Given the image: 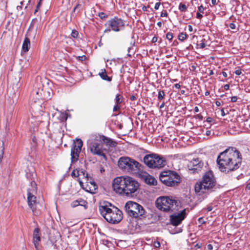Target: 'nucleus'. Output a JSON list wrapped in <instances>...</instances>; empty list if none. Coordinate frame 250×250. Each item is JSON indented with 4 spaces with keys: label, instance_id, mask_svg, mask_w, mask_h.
<instances>
[{
    "label": "nucleus",
    "instance_id": "nucleus-14",
    "mask_svg": "<svg viewBox=\"0 0 250 250\" xmlns=\"http://www.w3.org/2000/svg\"><path fill=\"white\" fill-rule=\"evenodd\" d=\"M186 216V209H184L179 212L174 213L170 216L171 224L177 226L181 223Z\"/></svg>",
    "mask_w": 250,
    "mask_h": 250
},
{
    "label": "nucleus",
    "instance_id": "nucleus-49",
    "mask_svg": "<svg viewBox=\"0 0 250 250\" xmlns=\"http://www.w3.org/2000/svg\"><path fill=\"white\" fill-rule=\"evenodd\" d=\"M79 60L81 61L84 60L86 58V57L85 56H79Z\"/></svg>",
    "mask_w": 250,
    "mask_h": 250
},
{
    "label": "nucleus",
    "instance_id": "nucleus-58",
    "mask_svg": "<svg viewBox=\"0 0 250 250\" xmlns=\"http://www.w3.org/2000/svg\"><path fill=\"white\" fill-rule=\"evenodd\" d=\"M211 3L214 5H216L217 4L216 0H211Z\"/></svg>",
    "mask_w": 250,
    "mask_h": 250
},
{
    "label": "nucleus",
    "instance_id": "nucleus-42",
    "mask_svg": "<svg viewBox=\"0 0 250 250\" xmlns=\"http://www.w3.org/2000/svg\"><path fill=\"white\" fill-rule=\"evenodd\" d=\"M235 73L237 75H240L242 73L241 69H237L235 71Z\"/></svg>",
    "mask_w": 250,
    "mask_h": 250
},
{
    "label": "nucleus",
    "instance_id": "nucleus-21",
    "mask_svg": "<svg viewBox=\"0 0 250 250\" xmlns=\"http://www.w3.org/2000/svg\"><path fill=\"white\" fill-rule=\"evenodd\" d=\"M30 47V41L27 38L25 37L22 45V51L27 52Z\"/></svg>",
    "mask_w": 250,
    "mask_h": 250
},
{
    "label": "nucleus",
    "instance_id": "nucleus-63",
    "mask_svg": "<svg viewBox=\"0 0 250 250\" xmlns=\"http://www.w3.org/2000/svg\"><path fill=\"white\" fill-rule=\"evenodd\" d=\"M157 25L161 27L162 26V22L161 21L158 22L157 23Z\"/></svg>",
    "mask_w": 250,
    "mask_h": 250
},
{
    "label": "nucleus",
    "instance_id": "nucleus-54",
    "mask_svg": "<svg viewBox=\"0 0 250 250\" xmlns=\"http://www.w3.org/2000/svg\"><path fill=\"white\" fill-rule=\"evenodd\" d=\"M188 30L189 32H192V30H193V28H192V26L190 25H189L188 26Z\"/></svg>",
    "mask_w": 250,
    "mask_h": 250
},
{
    "label": "nucleus",
    "instance_id": "nucleus-61",
    "mask_svg": "<svg viewBox=\"0 0 250 250\" xmlns=\"http://www.w3.org/2000/svg\"><path fill=\"white\" fill-rule=\"evenodd\" d=\"M215 104H216V105L217 106H220V105H221V103H220V102H219V101H216V102H215Z\"/></svg>",
    "mask_w": 250,
    "mask_h": 250
},
{
    "label": "nucleus",
    "instance_id": "nucleus-62",
    "mask_svg": "<svg viewBox=\"0 0 250 250\" xmlns=\"http://www.w3.org/2000/svg\"><path fill=\"white\" fill-rule=\"evenodd\" d=\"M142 10L143 11H147V8L146 6H144L142 7Z\"/></svg>",
    "mask_w": 250,
    "mask_h": 250
},
{
    "label": "nucleus",
    "instance_id": "nucleus-35",
    "mask_svg": "<svg viewBox=\"0 0 250 250\" xmlns=\"http://www.w3.org/2000/svg\"><path fill=\"white\" fill-rule=\"evenodd\" d=\"M168 15L167 13V11H163L161 13V17H166Z\"/></svg>",
    "mask_w": 250,
    "mask_h": 250
},
{
    "label": "nucleus",
    "instance_id": "nucleus-17",
    "mask_svg": "<svg viewBox=\"0 0 250 250\" xmlns=\"http://www.w3.org/2000/svg\"><path fill=\"white\" fill-rule=\"evenodd\" d=\"M98 136H96L97 140H99V141L103 142L106 146L111 147H115L117 143L115 141L112 140L110 138L106 137L103 135H100L97 134Z\"/></svg>",
    "mask_w": 250,
    "mask_h": 250
},
{
    "label": "nucleus",
    "instance_id": "nucleus-26",
    "mask_svg": "<svg viewBox=\"0 0 250 250\" xmlns=\"http://www.w3.org/2000/svg\"><path fill=\"white\" fill-rule=\"evenodd\" d=\"M178 8L181 12H185L187 10V6L185 4L180 3Z\"/></svg>",
    "mask_w": 250,
    "mask_h": 250
},
{
    "label": "nucleus",
    "instance_id": "nucleus-28",
    "mask_svg": "<svg viewBox=\"0 0 250 250\" xmlns=\"http://www.w3.org/2000/svg\"><path fill=\"white\" fill-rule=\"evenodd\" d=\"M71 175L72 176H74L75 177H77L79 176H81L82 175V173H81V171H78V170H74L72 173H71Z\"/></svg>",
    "mask_w": 250,
    "mask_h": 250
},
{
    "label": "nucleus",
    "instance_id": "nucleus-13",
    "mask_svg": "<svg viewBox=\"0 0 250 250\" xmlns=\"http://www.w3.org/2000/svg\"><path fill=\"white\" fill-rule=\"evenodd\" d=\"M83 145V141L80 139H76L74 142L71 150V161L72 162H75L78 160Z\"/></svg>",
    "mask_w": 250,
    "mask_h": 250
},
{
    "label": "nucleus",
    "instance_id": "nucleus-46",
    "mask_svg": "<svg viewBox=\"0 0 250 250\" xmlns=\"http://www.w3.org/2000/svg\"><path fill=\"white\" fill-rule=\"evenodd\" d=\"M207 211H210L212 210L213 208L211 206H208L207 208H205Z\"/></svg>",
    "mask_w": 250,
    "mask_h": 250
},
{
    "label": "nucleus",
    "instance_id": "nucleus-59",
    "mask_svg": "<svg viewBox=\"0 0 250 250\" xmlns=\"http://www.w3.org/2000/svg\"><path fill=\"white\" fill-rule=\"evenodd\" d=\"M222 75L224 77H227L228 76V74L226 72L223 71Z\"/></svg>",
    "mask_w": 250,
    "mask_h": 250
},
{
    "label": "nucleus",
    "instance_id": "nucleus-31",
    "mask_svg": "<svg viewBox=\"0 0 250 250\" xmlns=\"http://www.w3.org/2000/svg\"><path fill=\"white\" fill-rule=\"evenodd\" d=\"M173 37V34L171 32H168L166 35V38L169 41L172 40Z\"/></svg>",
    "mask_w": 250,
    "mask_h": 250
},
{
    "label": "nucleus",
    "instance_id": "nucleus-34",
    "mask_svg": "<svg viewBox=\"0 0 250 250\" xmlns=\"http://www.w3.org/2000/svg\"><path fill=\"white\" fill-rule=\"evenodd\" d=\"M154 247L156 248H158L161 246L160 243L158 241H155L153 244Z\"/></svg>",
    "mask_w": 250,
    "mask_h": 250
},
{
    "label": "nucleus",
    "instance_id": "nucleus-12",
    "mask_svg": "<svg viewBox=\"0 0 250 250\" xmlns=\"http://www.w3.org/2000/svg\"><path fill=\"white\" fill-rule=\"evenodd\" d=\"M34 192H31L30 189L27 190V201L29 207L32 209L33 214L35 215H38L40 214L38 209L40 204L37 201L36 197L33 194Z\"/></svg>",
    "mask_w": 250,
    "mask_h": 250
},
{
    "label": "nucleus",
    "instance_id": "nucleus-32",
    "mask_svg": "<svg viewBox=\"0 0 250 250\" xmlns=\"http://www.w3.org/2000/svg\"><path fill=\"white\" fill-rule=\"evenodd\" d=\"M4 147H3V144H2V146L0 147V160L2 158L3 155L4 153Z\"/></svg>",
    "mask_w": 250,
    "mask_h": 250
},
{
    "label": "nucleus",
    "instance_id": "nucleus-50",
    "mask_svg": "<svg viewBox=\"0 0 250 250\" xmlns=\"http://www.w3.org/2000/svg\"><path fill=\"white\" fill-rule=\"evenodd\" d=\"M157 41V38L156 37H154L152 39V42L154 43Z\"/></svg>",
    "mask_w": 250,
    "mask_h": 250
},
{
    "label": "nucleus",
    "instance_id": "nucleus-1",
    "mask_svg": "<svg viewBox=\"0 0 250 250\" xmlns=\"http://www.w3.org/2000/svg\"><path fill=\"white\" fill-rule=\"evenodd\" d=\"M217 163L221 172L229 174L241 166V154L236 148L229 147L220 153Z\"/></svg>",
    "mask_w": 250,
    "mask_h": 250
},
{
    "label": "nucleus",
    "instance_id": "nucleus-64",
    "mask_svg": "<svg viewBox=\"0 0 250 250\" xmlns=\"http://www.w3.org/2000/svg\"><path fill=\"white\" fill-rule=\"evenodd\" d=\"M246 188H247L250 189V183L247 185Z\"/></svg>",
    "mask_w": 250,
    "mask_h": 250
},
{
    "label": "nucleus",
    "instance_id": "nucleus-11",
    "mask_svg": "<svg viewBox=\"0 0 250 250\" xmlns=\"http://www.w3.org/2000/svg\"><path fill=\"white\" fill-rule=\"evenodd\" d=\"M105 26L108 28L105 29L104 33L109 32L111 30L119 32L124 28L125 22L121 19L115 17L108 21L105 24Z\"/></svg>",
    "mask_w": 250,
    "mask_h": 250
},
{
    "label": "nucleus",
    "instance_id": "nucleus-24",
    "mask_svg": "<svg viewBox=\"0 0 250 250\" xmlns=\"http://www.w3.org/2000/svg\"><path fill=\"white\" fill-rule=\"evenodd\" d=\"M123 97L119 94L116 95L115 101L117 104H121L123 102Z\"/></svg>",
    "mask_w": 250,
    "mask_h": 250
},
{
    "label": "nucleus",
    "instance_id": "nucleus-9",
    "mask_svg": "<svg viewBox=\"0 0 250 250\" xmlns=\"http://www.w3.org/2000/svg\"><path fill=\"white\" fill-rule=\"evenodd\" d=\"M127 214L133 218H140L144 217L145 210L143 207L139 204L132 202H127L125 206Z\"/></svg>",
    "mask_w": 250,
    "mask_h": 250
},
{
    "label": "nucleus",
    "instance_id": "nucleus-41",
    "mask_svg": "<svg viewBox=\"0 0 250 250\" xmlns=\"http://www.w3.org/2000/svg\"><path fill=\"white\" fill-rule=\"evenodd\" d=\"M204 8L202 5H201L198 7V11L200 12L203 13L204 12Z\"/></svg>",
    "mask_w": 250,
    "mask_h": 250
},
{
    "label": "nucleus",
    "instance_id": "nucleus-55",
    "mask_svg": "<svg viewBox=\"0 0 250 250\" xmlns=\"http://www.w3.org/2000/svg\"><path fill=\"white\" fill-rule=\"evenodd\" d=\"M221 115H222V116H223V117L225 116L226 114L225 113L224 109H222L221 110Z\"/></svg>",
    "mask_w": 250,
    "mask_h": 250
},
{
    "label": "nucleus",
    "instance_id": "nucleus-37",
    "mask_svg": "<svg viewBox=\"0 0 250 250\" xmlns=\"http://www.w3.org/2000/svg\"><path fill=\"white\" fill-rule=\"evenodd\" d=\"M229 27L232 29H235L236 28V25L234 23H229Z\"/></svg>",
    "mask_w": 250,
    "mask_h": 250
},
{
    "label": "nucleus",
    "instance_id": "nucleus-15",
    "mask_svg": "<svg viewBox=\"0 0 250 250\" xmlns=\"http://www.w3.org/2000/svg\"><path fill=\"white\" fill-rule=\"evenodd\" d=\"M204 163L198 158H194L191 161L188 165L189 170H193L194 172H198L203 167Z\"/></svg>",
    "mask_w": 250,
    "mask_h": 250
},
{
    "label": "nucleus",
    "instance_id": "nucleus-27",
    "mask_svg": "<svg viewBox=\"0 0 250 250\" xmlns=\"http://www.w3.org/2000/svg\"><path fill=\"white\" fill-rule=\"evenodd\" d=\"M187 37V35L186 33H181L178 36V39L180 41H184Z\"/></svg>",
    "mask_w": 250,
    "mask_h": 250
},
{
    "label": "nucleus",
    "instance_id": "nucleus-57",
    "mask_svg": "<svg viewBox=\"0 0 250 250\" xmlns=\"http://www.w3.org/2000/svg\"><path fill=\"white\" fill-rule=\"evenodd\" d=\"M180 85L179 84V83H176L174 85V87L176 88H177V89H179L180 88Z\"/></svg>",
    "mask_w": 250,
    "mask_h": 250
},
{
    "label": "nucleus",
    "instance_id": "nucleus-4",
    "mask_svg": "<svg viewBox=\"0 0 250 250\" xmlns=\"http://www.w3.org/2000/svg\"><path fill=\"white\" fill-rule=\"evenodd\" d=\"M216 182L211 171L205 173L201 181L197 182L195 185V191L196 193H205L207 191H211L215 187Z\"/></svg>",
    "mask_w": 250,
    "mask_h": 250
},
{
    "label": "nucleus",
    "instance_id": "nucleus-20",
    "mask_svg": "<svg viewBox=\"0 0 250 250\" xmlns=\"http://www.w3.org/2000/svg\"><path fill=\"white\" fill-rule=\"evenodd\" d=\"M71 206L72 208H75L78 206H83L84 208L86 209L87 208V203L82 199H79L72 202Z\"/></svg>",
    "mask_w": 250,
    "mask_h": 250
},
{
    "label": "nucleus",
    "instance_id": "nucleus-36",
    "mask_svg": "<svg viewBox=\"0 0 250 250\" xmlns=\"http://www.w3.org/2000/svg\"><path fill=\"white\" fill-rule=\"evenodd\" d=\"M119 104H116L115 105H114L113 110L114 112L117 111V110H119L120 108V107L118 105Z\"/></svg>",
    "mask_w": 250,
    "mask_h": 250
},
{
    "label": "nucleus",
    "instance_id": "nucleus-52",
    "mask_svg": "<svg viewBox=\"0 0 250 250\" xmlns=\"http://www.w3.org/2000/svg\"><path fill=\"white\" fill-rule=\"evenodd\" d=\"M212 121V119L211 117H208L207 118L206 121L208 123H211Z\"/></svg>",
    "mask_w": 250,
    "mask_h": 250
},
{
    "label": "nucleus",
    "instance_id": "nucleus-7",
    "mask_svg": "<svg viewBox=\"0 0 250 250\" xmlns=\"http://www.w3.org/2000/svg\"><path fill=\"white\" fill-rule=\"evenodd\" d=\"M143 161L150 168L160 169L164 167L166 165V159L155 153L145 155L143 158Z\"/></svg>",
    "mask_w": 250,
    "mask_h": 250
},
{
    "label": "nucleus",
    "instance_id": "nucleus-43",
    "mask_svg": "<svg viewBox=\"0 0 250 250\" xmlns=\"http://www.w3.org/2000/svg\"><path fill=\"white\" fill-rule=\"evenodd\" d=\"M237 97L236 96H232L231 98V101L233 103L237 101Z\"/></svg>",
    "mask_w": 250,
    "mask_h": 250
},
{
    "label": "nucleus",
    "instance_id": "nucleus-2",
    "mask_svg": "<svg viewBox=\"0 0 250 250\" xmlns=\"http://www.w3.org/2000/svg\"><path fill=\"white\" fill-rule=\"evenodd\" d=\"M139 186L135 179L129 176L117 177L112 183L113 188L116 192L129 197L136 195Z\"/></svg>",
    "mask_w": 250,
    "mask_h": 250
},
{
    "label": "nucleus",
    "instance_id": "nucleus-16",
    "mask_svg": "<svg viewBox=\"0 0 250 250\" xmlns=\"http://www.w3.org/2000/svg\"><path fill=\"white\" fill-rule=\"evenodd\" d=\"M81 173H82V176L83 177V179L85 180L86 183L88 184H89L91 186L89 188L90 192H93L94 190H96L98 188V186L93 178L87 172L83 170H81Z\"/></svg>",
    "mask_w": 250,
    "mask_h": 250
},
{
    "label": "nucleus",
    "instance_id": "nucleus-56",
    "mask_svg": "<svg viewBox=\"0 0 250 250\" xmlns=\"http://www.w3.org/2000/svg\"><path fill=\"white\" fill-rule=\"evenodd\" d=\"M211 134V131L210 130H207L206 131V134L207 135V136H209Z\"/></svg>",
    "mask_w": 250,
    "mask_h": 250
},
{
    "label": "nucleus",
    "instance_id": "nucleus-25",
    "mask_svg": "<svg viewBox=\"0 0 250 250\" xmlns=\"http://www.w3.org/2000/svg\"><path fill=\"white\" fill-rule=\"evenodd\" d=\"M31 188H29L31 192H35L36 191V184L34 180H32L30 182Z\"/></svg>",
    "mask_w": 250,
    "mask_h": 250
},
{
    "label": "nucleus",
    "instance_id": "nucleus-53",
    "mask_svg": "<svg viewBox=\"0 0 250 250\" xmlns=\"http://www.w3.org/2000/svg\"><path fill=\"white\" fill-rule=\"evenodd\" d=\"M229 88V85L228 84H226L224 85V89L225 90H228Z\"/></svg>",
    "mask_w": 250,
    "mask_h": 250
},
{
    "label": "nucleus",
    "instance_id": "nucleus-45",
    "mask_svg": "<svg viewBox=\"0 0 250 250\" xmlns=\"http://www.w3.org/2000/svg\"><path fill=\"white\" fill-rule=\"evenodd\" d=\"M203 17V16L202 14H201L200 13L197 12L196 14V18L197 19H201Z\"/></svg>",
    "mask_w": 250,
    "mask_h": 250
},
{
    "label": "nucleus",
    "instance_id": "nucleus-44",
    "mask_svg": "<svg viewBox=\"0 0 250 250\" xmlns=\"http://www.w3.org/2000/svg\"><path fill=\"white\" fill-rule=\"evenodd\" d=\"M81 7V5L80 4H78L74 8L73 12H75L76 10L79 9Z\"/></svg>",
    "mask_w": 250,
    "mask_h": 250
},
{
    "label": "nucleus",
    "instance_id": "nucleus-18",
    "mask_svg": "<svg viewBox=\"0 0 250 250\" xmlns=\"http://www.w3.org/2000/svg\"><path fill=\"white\" fill-rule=\"evenodd\" d=\"M41 233L40 232V230L39 228H36L34 229L33 232V240L32 242L34 244V245L36 249V250H38V247L39 244L41 241Z\"/></svg>",
    "mask_w": 250,
    "mask_h": 250
},
{
    "label": "nucleus",
    "instance_id": "nucleus-48",
    "mask_svg": "<svg viewBox=\"0 0 250 250\" xmlns=\"http://www.w3.org/2000/svg\"><path fill=\"white\" fill-rule=\"evenodd\" d=\"M23 2H24V1H23H23H21V5H18V6H17V10H19V9H21V5L23 4Z\"/></svg>",
    "mask_w": 250,
    "mask_h": 250
},
{
    "label": "nucleus",
    "instance_id": "nucleus-23",
    "mask_svg": "<svg viewBox=\"0 0 250 250\" xmlns=\"http://www.w3.org/2000/svg\"><path fill=\"white\" fill-rule=\"evenodd\" d=\"M146 181L147 183L152 185H155L157 183L155 179L150 175L146 178Z\"/></svg>",
    "mask_w": 250,
    "mask_h": 250
},
{
    "label": "nucleus",
    "instance_id": "nucleus-10",
    "mask_svg": "<svg viewBox=\"0 0 250 250\" xmlns=\"http://www.w3.org/2000/svg\"><path fill=\"white\" fill-rule=\"evenodd\" d=\"M96 136H98L97 134L92 135L87 141L88 148L92 154L102 156L106 160V157L103 152V146L98 142L100 141L97 140Z\"/></svg>",
    "mask_w": 250,
    "mask_h": 250
},
{
    "label": "nucleus",
    "instance_id": "nucleus-22",
    "mask_svg": "<svg viewBox=\"0 0 250 250\" xmlns=\"http://www.w3.org/2000/svg\"><path fill=\"white\" fill-rule=\"evenodd\" d=\"M101 71V72L99 73V75L100 76L101 78L104 80H105L108 82L111 81V78L108 77L107 75L105 70L102 69Z\"/></svg>",
    "mask_w": 250,
    "mask_h": 250
},
{
    "label": "nucleus",
    "instance_id": "nucleus-8",
    "mask_svg": "<svg viewBox=\"0 0 250 250\" xmlns=\"http://www.w3.org/2000/svg\"><path fill=\"white\" fill-rule=\"evenodd\" d=\"M159 178L163 184L169 187L177 186L181 182L180 176L174 171H163Z\"/></svg>",
    "mask_w": 250,
    "mask_h": 250
},
{
    "label": "nucleus",
    "instance_id": "nucleus-5",
    "mask_svg": "<svg viewBox=\"0 0 250 250\" xmlns=\"http://www.w3.org/2000/svg\"><path fill=\"white\" fill-rule=\"evenodd\" d=\"M119 167L123 171L137 173L143 170V166L138 162L128 157H122L118 162Z\"/></svg>",
    "mask_w": 250,
    "mask_h": 250
},
{
    "label": "nucleus",
    "instance_id": "nucleus-47",
    "mask_svg": "<svg viewBox=\"0 0 250 250\" xmlns=\"http://www.w3.org/2000/svg\"><path fill=\"white\" fill-rule=\"evenodd\" d=\"M207 248L208 250H212L213 249V246L211 244H208L207 245Z\"/></svg>",
    "mask_w": 250,
    "mask_h": 250
},
{
    "label": "nucleus",
    "instance_id": "nucleus-33",
    "mask_svg": "<svg viewBox=\"0 0 250 250\" xmlns=\"http://www.w3.org/2000/svg\"><path fill=\"white\" fill-rule=\"evenodd\" d=\"M98 15H99V17L102 20L107 18V16L105 14H104V12L99 13Z\"/></svg>",
    "mask_w": 250,
    "mask_h": 250
},
{
    "label": "nucleus",
    "instance_id": "nucleus-29",
    "mask_svg": "<svg viewBox=\"0 0 250 250\" xmlns=\"http://www.w3.org/2000/svg\"><path fill=\"white\" fill-rule=\"evenodd\" d=\"M165 92L163 90H159L158 92V99L159 100H162L165 96Z\"/></svg>",
    "mask_w": 250,
    "mask_h": 250
},
{
    "label": "nucleus",
    "instance_id": "nucleus-40",
    "mask_svg": "<svg viewBox=\"0 0 250 250\" xmlns=\"http://www.w3.org/2000/svg\"><path fill=\"white\" fill-rule=\"evenodd\" d=\"M42 0H40L39 2H38L37 5V8L35 10V13H36L37 11H38V8L40 7V6H41V2H42Z\"/></svg>",
    "mask_w": 250,
    "mask_h": 250
},
{
    "label": "nucleus",
    "instance_id": "nucleus-38",
    "mask_svg": "<svg viewBox=\"0 0 250 250\" xmlns=\"http://www.w3.org/2000/svg\"><path fill=\"white\" fill-rule=\"evenodd\" d=\"M161 5V2H157L155 3V6H154V8L155 10H158L160 7V6Z\"/></svg>",
    "mask_w": 250,
    "mask_h": 250
},
{
    "label": "nucleus",
    "instance_id": "nucleus-39",
    "mask_svg": "<svg viewBox=\"0 0 250 250\" xmlns=\"http://www.w3.org/2000/svg\"><path fill=\"white\" fill-rule=\"evenodd\" d=\"M198 45L200 46V47L201 48H202V49H203V48H204L206 47V44H205V42H201V43H199V44H198Z\"/></svg>",
    "mask_w": 250,
    "mask_h": 250
},
{
    "label": "nucleus",
    "instance_id": "nucleus-6",
    "mask_svg": "<svg viewBox=\"0 0 250 250\" xmlns=\"http://www.w3.org/2000/svg\"><path fill=\"white\" fill-rule=\"evenodd\" d=\"M158 208L165 212H174L181 207L180 201L169 197H160L156 201Z\"/></svg>",
    "mask_w": 250,
    "mask_h": 250
},
{
    "label": "nucleus",
    "instance_id": "nucleus-30",
    "mask_svg": "<svg viewBox=\"0 0 250 250\" xmlns=\"http://www.w3.org/2000/svg\"><path fill=\"white\" fill-rule=\"evenodd\" d=\"M71 36L74 38H77L78 37L79 33L75 30H73L71 32Z\"/></svg>",
    "mask_w": 250,
    "mask_h": 250
},
{
    "label": "nucleus",
    "instance_id": "nucleus-19",
    "mask_svg": "<svg viewBox=\"0 0 250 250\" xmlns=\"http://www.w3.org/2000/svg\"><path fill=\"white\" fill-rule=\"evenodd\" d=\"M32 96L35 97L34 102H36L37 100H40L42 98V89L40 88H35L32 92Z\"/></svg>",
    "mask_w": 250,
    "mask_h": 250
},
{
    "label": "nucleus",
    "instance_id": "nucleus-3",
    "mask_svg": "<svg viewBox=\"0 0 250 250\" xmlns=\"http://www.w3.org/2000/svg\"><path fill=\"white\" fill-rule=\"evenodd\" d=\"M99 211L104 218L111 224H118L123 218L122 212L107 202L99 206Z\"/></svg>",
    "mask_w": 250,
    "mask_h": 250
},
{
    "label": "nucleus",
    "instance_id": "nucleus-51",
    "mask_svg": "<svg viewBox=\"0 0 250 250\" xmlns=\"http://www.w3.org/2000/svg\"><path fill=\"white\" fill-rule=\"evenodd\" d=\"M130 100H131V101H134V100H136V96H134V95H131V96H130Z\"/></svg>",
    "mask_w": 250,
    "mask_h": 250
},
{
    "label": "nucleus",
    "instance_id": "nucleus-60",
    "mask_svg": "<svg viewBox=\"0 0 250 250\" xmlns=\"http://www.w3.org/2000/svg\"><path fill=\"white\" fill-rule=\"evenodd\" d=\"M194 111L195 112H198L199 111V108H198V107L197 106H195L194 107Z\"/></svg>",
    "mask_w": 250,
    "mask_h": 250
}]
</instances>
